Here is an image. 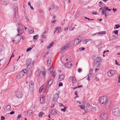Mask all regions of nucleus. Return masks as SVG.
Masks as SVG:
<instances>
[{
    "mask_svg": "<svg viewBox=\"0 0 120 120\" xmlns=\"http://www.w3.org/2000/svg\"><path fill=\"white\" fill-rule=\"evenodd\" d=\"M113 32L115 34H117V36H118V32L117 30H114L113 31Z\"/></svg>",
    "mask_w": 120,
    "mask_h": 120,
    "instance_id": "c9c22d12",
    "label": "nucleus"
},
{
    "mask_svg": "<svg viewBox=\"0 0 120 120\" xmlns=\"http://www.w3.org/2000/svg\"><path fill=\"white\" fill-rule=\"evenodd\" d=\"M18 25L19 26V27L17 29L18 34L16 36L17 37L18 36L20 35L23 32V29L24 27L25 26H24L21 23H18Z\"/></svg>",
    "mask_w": 120,
    "mask_h": 120,
    "instance_id": "7ed1b4c3",
    "label": "nucleus"
},
{
    "mask_svg": "<svg viewBox=\"0 0 120 120\" xmlns=\"http://www.w3.org/2000/svg\"><path fill=\"white\" fill-rule=\"evenodd\" d=\"M92 59L94 61V66L98 67L100 65V63L101 61V58L100 57H98L95 58L94 56H93L92 57Z\"/></svg>",
    "mask_w": 120,
    "mask_h": 120,
    "instance_id": "f03ea898",
    "label": "nucleus"
},
{
    "mask_svg": "<svg viewBox=\"0 0 120 120\" xmlns=\"http://www.w3.org/2000/svg\"><path fill=\"white\" fill-rule=\"evenodd\" d=\"M40 101L41 104H42L44 102V96L42 95L40 98Z\"/></svg>",
    "mask_w": 120,
    "mask_h": 120,
    "instance_id": "2eb2a0df",
    "label": "nucleus"
},
{
    "mask_svg": "<svg viewBox=\"0 0 120 120\" xmlns=\"http://www.w3.org/2000/svg\"><path fill=\"white\" fill-rule=\"evenodd\" d=\"M106 33V32L105 31H101L97 33V34H105Z\"/></svg>",
    "mask_w": 120,
    "mask_h": 120,
    "instance_id": "c85d7f7f",
    "label": "nucleus"
},
{
    "mask_svg": "<svg viewBox=\"0 0 120 120\" xmlns=\"http://www.w3.org/2000/svg\"><path fill=\"white\" fill-rule=\"evenodd\" d=\"M11 108V106L10 105H7L6 107V109L7 110H10Z\"/></svg>",
    "mask_w": 120,
    "mask_h": 120,
    "instance_id": "2f4dec72",
    "label": "nucleus"
},
{
    "mask_svg": "<svg viewBox=\"0 0 120 120\" xmlns=\"http://www.w3.org/2000/svg\"><path fill=\"white\" fill-rule=\"evenodd\" d=\"M56 19H54L53 21H52V23H55L56 22Z\"/></svg>",
    "mask_w": 120,
    "mask_h": 120,
    "instance_id": "338daca9",
    "label": "nucleus"
},
{
    "mask_svg": "<svg viewBox=\"0 0 120 120\" xmlns=\"http://www.w3.org/2000/svg\"><path fill=\"white\" fill-rule=\"evenodd\" d=\"M66 50V49L64 47V46L62 47L60 50V52L61 53L63 52L65 50Z\"/></svg>",
    "mask_w": 120,
    "mask_h": 120,
    "instance_id": "cd10ccee",
    "label": "nucleus"
},
{
    "mask_svg": "<svg viewBox=\"0 0 120 120\" xmlns=\"http://www.w3.org/2000/svg\"><path fill=\"white\" fill-rule=\"evenodd\" d=\"M39 36L38 35H34L33 36V38L35 39H37L38 37Z\"/></svg>",
    "mask_w": 120,
    "mask_h": 120,
    "instance_id": "473e14b6",
    "label": "nucleus"
},
{
    "mask_svg": "<svg viewBox=\"0 0 120 120\" xmlns=\"http://www.w3.org/2000/svg\"><path fill=\"white\" fill-rule=\"evenodd\" d=\"M64 21H62L61 22V24L62 25H63L64 24Z\"/></svg>",
    "mask_w": 120,
    "mask_h": 120,
    "instance_id": "0e129e2a",
    "label": "nucleus"
},
{
    "mask_svg": "<svg viewBox=\"0 0 120 120\" xmlns=\"http://www.w3.org/2000/svg\"><path fill=\"white\" fill-rule=\"evenodd\" d=\"M58 9V7L54 4H52L51 6V11L53 12H55Z\"/></svg>",
    "mask_w": 120,
    "mask_h": 120,
    "instance_id": "6e6552de",
    "label": "nucleus"
},
{
    "mask_svg": "<svg viewBox=\"0 0 120 120\" xmlns=\"http://www.w3.org/2000/svg\"><path fill=\"white\" fill-rule=\"evenodd\" d=\"M24 71V73L25 74V73H27V71H26V70L25 69H23L22 71Z\"/></svg>",
    "mask_w": 120,
    "mask_h": 120,
    "instance_id": "864d4df0",
    "label": "nucleus"
},
{
    "mask_svg": "<svg viewBox=\"0 0 120 120\" xmlns=\"http://www.w3.org/2000/svg\"><path fill=\"white\" fill-rule=\"evenodd\" d=\"M64 46L66 50L70 48V44L69 43H68L65 45Z\"/></svg>",
    "mask_w": 120,
    "mask_h": 120,
    "instance_id": "aec40b11",
    "label": "nucleus"
},
{
    "mask_svg": "<svg viewBox=\"0 0 120 120\" xmlns=\"http://www.w3.org/2000/svg\"><path fill=\"white\" fill-rule=\"evenodd\" d=\"M90 40L89 39H87V40H84L83 41V42L85 44H86V43L89 40Z\"/></svg>",
    "mask_w": 120,
    "mask_h": 120,
    "instance_id": "58836bf2",
    "label": "nucleus"
},
{
    "mask_svg": "<svg viewBox=\"0 0 120 120\" xmlns=\"http://www.w3.org/2000/svg\"><path fill=\"white\" fill-rule=\"evenodd\" d=\"M79 106L80 108L82 109H84L85 108L84 106H83L82 105H79Z\"/></svg>",
    "mask_w": 120,
    "mask_h": 120,
    "instance_id": "37998d69",
    "label": "nucleus"
},
{
    "mask_svg": "<svg viewBox=\"0 0 120 120\" xmlns=\"http://www.w3.org/2000/svg\"><path fill=\"white\" fill-rule=\"evenodd\" d=\"M60 107H61L62 106H64V107L65 106L63 104H62V103H60Z\"/></svg>",
    "mask_w": 120,
    "mask_h": 120,
    "instance_id": "bf43d9fd",
    "label": "nucleus"
},
{
    "mask_svg": "<svg viewBox=\"0 0 120 120\" xmlns=\"http://www.w3.org/2000/svg\"><path fill=\"white\" fill-rule=\"evenodd\" d=\"M31 59H27L26 61V65L27 66L28 65H29L33 63V62H31Z\"/></svg>",
    "mask_w": 120,
    "mask_h": 120,
    "instance_id": "4468645a",
    "label": "nucleus"
},
{
    "mask_svg": "<svg viewBox=\"0 0 120 120\" xmlns=\"http://www.w3.org/2000/svg\"><path fill=\"white\" fill-rule=\"evenodd\" d=\"M54 43V42L52 41L50 44L47 46V48L48 49H50L51 47L53 45V44Z\"/></svg>",
    "mask_w": 120,
    "mask_h": 120,
    "instance_id": "4be33fe9",
    "label": "nucleus"
},
{
    "mask_svg": "<svg viewBox=\"0 0 120 120\" xmlns=\"http://www.w3.org/2000/svg\"><path fill=\"white\" fill-rule=\"evenodd\" d=\"M15 113V112L14 111H12L11 112H10V114L11 115H12L14 114Z\"/></svg>",
    "mask_w": 120,
    "mask_h": 120,
    "instance_id": "4d7b16f0",
    "label": "nucleus"
},
{
    "mask_svg": "<svg viewBox=\"0 0 120 120\" xmlns=\"http://www.w3.org/2000/svg\"><path fill=\"white\" fill-rule=\"evenodd\" d=\"M43 114V113L42 112H41L39 113L38 116L39 117H41L42 116V115Z\"/></svg>",
    "mask_w": 120,
    "mask_h": 120,
    "instance_id": "a19ab883",
    "label": "nucleus"
},
{
    "mask_svg": "<svg viewBox=\"0 0 120 120\" xmlns=\"http://www.w3.org/2000/svg\"><path fill=\"white\" fill-rule=\"evenodd\" d=\"M90 75H88V77L86 78V79L88 80L89 81L90 80Z\"/></svg>",
    "mask_w": 120,
    "mask_h": 120,
    "instance_id": "13d9d810",
    "label": "nucleus"
},
{
    "mask_svg": "<svg viewBox=\"0 0 120 120\" xmlns=\"http://www.w3.org/2000/svg\"><path fill=\"white\" fill-rule=\"evenodd\" d=\"M34 84V83L33 81H31L29 83V85L30 86H33Z\"/></svg>",
    "mask_w": 120,
    "mask_h": 120,
    "instance_id": "72a5a7b5",
    "label": "nucleus"
},
{
    "mask_svg": "<svg viewBox=\"0 0 120 120\" xmlns=\"http://www.w3.org/2000/svg\"><path fill=\"white\" fill-rule=\"evenodd\" d=\"M72 82L73 84H74L75 83V81L76 82L77 81V80L75 77H72Z\"/></svg>",
    "mask_w": 120,
    "mask_h": 120,
    "instance_id": "b1692460",
    "label": "nucleus"
},
{
    "mask_svg": "<svg viewBox=\"0 0 120 120\" xmlns=\"http://www.w3.org/2000/svg\"><path fill=\"white\" fill-rule=\"evenodd\" d=\"M93 70L92 69H90V70L89 74V75H90L91 76V74L92 73Z\"/></svg>",
    "mask_w": 120,
    "mask_h": 120,
    "instance_id": "e433bc0d",
    "label": "nucleus"
},
{
    "mask_svg": "<svg viewBox=\"0 0 120 120\" xmlns=\"http://www.w3.org/2000/svg\"><path fill=\"white\" fill-rule=\"evenodd\" d=\"M57 110L56 109H53L51 113L53 115H55L57 113Z\"/></svg>",
    "mask_w": 120,
    "mask_h": 120,
    "instance_id": "6ab92c4d",
    "label": "nucleus"
},
{
    "mask_svg": "<svg viewBox=\"0 0 120 120\" xmlns=\"http://www.w3.org/2000/svg\"><path fill=\"white\" fill-rule=\"evenodd\" d=\"M5 119V117L3 116H2L1 117V120H4Z\"/></svg>",
    "mask_w": 120,
    "mask_h": 120,
    "instance_id": "3c124183",
    "label": "nucleus"
},
{
    "mask_svg": "<svg viewBox=\"0 0 120 120\" xmlns=\"http://www.w3.org/2000/svg\"><path fill=\"white\" fill-rule=\"evenodd\" d=\"M51 62V60L50 59H48L47 60V63L48 65Z\"/></svg>",
    "mask_w": 120,
    "mask_h": 120,
    "instance_id": "4c0bfd02",
    "label": "nucleus"
},
{
    "mask_svg": "<svg viewBox=\"0 0 120 120\" xmlns=\"http://www.w3.org/2000/svg\"><path fill=\"white\" fill-rule=\"evenodd\" d=\"M49 53L48 52L46 53V54L44 56H43L44 57H48L49 56H47V55L49 54Z\"/></svg>",
    "mask_w": 120,
    "mask_h": 120,
    "instance_id": "ea45409f",
    "label": "nucleus"
},
{
    "mask_svg": "<svg viewBox=\"0 0 120 120\" xmlns=\"http://www.w3.org/2000/svg\"><path fill=\"white\" fill-rule=\"evenodd\" d=\"M115 73V71L113 70H109L108 73V75L109 76H111Z\"/></svg>",
    "mask_w": 120,
    "mask_h": 120,
    "instance_id": "9b49d317",
    "label": "nucleus"
},
{
    "mask_svg": "<svg viewBox=\"0 0 120 120\" xmlns=\"http://www.w3.org/2000/svg\"><path fill=\"white\" fill-rule=\"evenodd\" d=\"M56 74L55 73V72H54L52 74V76H53L54 77H55L56 75Z\"/></svg>",
    "mask_w": 120,
    "mask_h": 120,
    "instance_id": "c03bdc74",
    "label": "nucleus"
},
{
    "mask_svg": "<svg viewBox=\"0 0 120 120\" xmlns=\"http://www.w3.org/2000/svg\"><path fill=\"white\" fill-rule=\"evenodd\" d=\"M45 87V85H43L40 88L39 90V93L41 92L44 89Z\"/></svg>",
    "mask_w": 120,
    "mask_h": 120,
    "instance_id": "a211bd4d",
    "label": "nucleus"
},
{
    "mask_svg": "<svg viewBox=\"0 0 120 120\" xmlns=\"http://www.w3.org/2000/svg\"><path fill=\"white\" fill-rule=\"evenodd\" d=\"M59 97V95L58 94H55L53 98L54 101L56 102H57Z\"/></svg>",
    "mask_w": 120,
    "mask_h": 120,
    "instance_id": "f8f14e48",
    "label": "nucleus"
},
{
    "mask_svg": "<svg viewBox=\"0 0 120 120\" xmlns=\"http://www.w3.org/2000/svg\"><path fill=\"white\" fill-rule=\"evenodd\" d=\"M117 10V9H115L114 8H113L112 9V10L113 11H114V12L115 11H116Z\"/></svg>",
    "mask_w": 120,
    "mask_h": 120,
    "instance_id": "774afa93",
    "label": "nucleus"
},
{
    "mask_svg": "<svg viewBox=\"0 0 120 120\" xmlns=\"http://www.w3.org/2000/svg\"><path fill=\"white\" fill-rule=\"evenodd\" d=\"M53 79H50L48 82V85H51L52 83L53 82Z\"/></svg>",
    "mask_w": 120,
    "mask_h": 120,
    "instance_id": "412c9836",
    "label": "nucleus"
},
{
    "mask_svg": "<svg viewBox=\"0 0 120 120\" xmlns=\"http://www.w3.org/2000/svg\"><path fill=\"white\" fill-rule=\"evenodd\" d=\"M66 107L65 106L64 107V109H61V110L62 111H63L64 112L65 111V110H65V109H66Z\"/></svg>",
    "mask_w": 120,
    "mask_h": 120,
    "instance_id": "49530a36",
    "label": "nucleus"
},
{
    "mask_svg": "<svg viewBox=\"0 0 120 120\" xmlns=\"http://www.w3.org/2000/svg\"><path fill=\"white\" fill-rule=\"evenodd\" d=\"M20 38H21L19 37H18L17 38L15 37L13 38L12 41L14 43H17L19 42Z\"/></svg>",
    "mask_w": 120,
    "mask_h": 120,
    "instance_id": "9d476101",
    "label": "nucleus"
},
{
    "mask_svg": "<svg viewBox=\"0 0 120 120\" xmlns=\"http://www.w3.org/2000/svg\"><path fill=\"white\" fill-rule=\"evenodd\" d=\"M80 37L79 36L75 40L73 43L74 45H77L82 40L80 39Z\"/></svg>",
    "mask_w": 120,
    "mask_h": 120,
    "instance_id": "0eeeda50",
    "label": "nucleus"
},
{
    "mask_svg": "<svg viewBox=\"0 0 120 120\" xmlns=\"http://www.w3.org/2000/svg\"><path fill=\"white\" fill-rule=\"evenodd\" d=\"M23 93L22 91H18L15 93V95L19 98H22L23 96Z\"/></svg>",
    "mask_w": 120,
    "mask_h": 120,
    "instance_id": "423d86ee",
    "label": "nucleus"
},
{
    "mask_svg": "<svg viewBox=\"0 0 120 120\" xmlns=\"http://www.w3.org/2000/svg\"><path fill=\"white\" fill-rule=\"evenodd\" d=\"M64 76L63 75H61L59 76V79H61L60 80H62L63 79H64Z\"/></svg>",
    "mask_w": 120,
    "mask_h": 120,
    "instance_id": "bb28decb",
    "label": "nucleus"
},
{
    "mask_svg": "<svg viewBox=\"0 0 120 120\" xmlns=\"http://www.w3.org/2000/svg\"><path fill=\"white\" fill-rule=\"evenodd\" d=\"M13 8L15 9V15H14L13 20L14 21L16 22L18 21V19L19 16L18 13V5L16 3H14L13 5Z\"/></svg>",
    "mask_w": 120,
    "mask_h": 120,
    "instance_id": "f257e3e1",
    "label": "nucleus"
},
{
    "mask_svg": "<svg viewBox=\"0 0 120 120\" xmlns=\"http://www.w3.org/2000/svg\"><path fill=\"white\" fill-rule=\"evenodd\" d=\"M47 32V31H44L42 33V34H45Z\"/></svg>",
    "mask_w": 120,
    "mask_h": 120,
    "instance_id": "e2e57ef3",
    "label": "nucleus"
},
{
    "mask_svg": "<svg viewBox=\"0 0 120 120\" xmlns=\"http://www.w3.org/2000/svg\"><path fill=\"white\" fill-rule=\"evenodd\" d=\"M53 69L51 67L50 68L48 71V73L49 74H50L53 71Z\"/></svg>",
    "mask_w": 120,
    "mask_h": 120,
    "instance_id": "a878e982",
    "label": "nucleus"
},
{
    "mask_svg": "<svg viewBox=\"0 0 120 120\" xmlns=\"http://www.w3.org/2000/svg\"><path fill=\"white\" fill-rule=\"evenodd\" d=\"M84 49L85 48L84 47L80 48H79V50L80 51L84 50Z\"/></svg>",
    "mask_w": 120,
    "mask_h": 120,
    "instance_id": "8fccbe9b",
    "label": "nucleus"
},
{
    "mask_svg": "<svg viewBox=\"0 0 120 120\" xmlns=\"http://www.w3.org/2000/svg\"><path fill=\"white\" fill-rule=\"evenodd\" d=\"M42 68L43 69V70H44V71H42V74H43V75H45V68H44V67H42Z\"/></svg>",
    "mask_w": 120,
    "mask_h": 120,
    "instance_id": "f704fd0d",
    "label": "nucleus"
},
{
    "mask_svg": "<svg viewBox=\"0 0 120 120\" xmlns=\"http://www.w3.org/2000/svg\"><path fill=\"white\" fill-rule=\"evenodd\" d=\"M82 71V70L80 68L78 70V71L79 73H80Z\"/></svg>",
    "mask_w": 120,
    "mask_h": 120,
    "instance_id": "052dcab7",
    "label": "nucleus"
},
{
    "mask_svg": "<svg viewBox=\"0 0 120 120\" xmlns=\"http://www.w3.org/2000/svg\"><path fill=\"white\" fill-rule=\"evenodd\" d=\"M33 111L32 110H29L27 112V114L28 115H31L33 114Z\"/></svg>",
    "mask_w": 120,
    "mask_h": 120,
    "instance_id": "393cba45",
    "label": "nucleus"
},
{
    "mask_svg": "<svg viewBox=\"0 0 120 120\" xmlns=\"http://www.w3.org/2000/svg\"><path fill=\"white\" fill-rule=\"evenodd\" d=\"M45 34H42L41 35V38L43 39H45L46 38V36L44 35Z\"/></svg>",
    "mask_w": 120,
    "mask_h": 120,
    "instance_id": "7c9ffc66",
    "label": "nucleus"
},
{
    "mask_svg": "<svg viewBox=\"0 0 120 120\" xmlns=\"http://www.w3.org/2000/svg\"><path fill=\"white\" fill-rule=\"evenodd\" d=\"M69 64L70 65V66H69V67H70L71 66H72V64H71L70 62H67L66 64V65H68V64Z\"/></svg>",
    "mask_w": 120,
    "mask_h": 120,
    "instance_id": "79ce46f5",
    "label": "nucleus"
},
{
    "mask_svg": "<svg viewBox=\"0 0 120 120\" xmlns=\"http://www.w3.org/2000/svg\"><path fill=\"white\" fill-rule=\"evenodd\" d=\"M24 71H22L19 73L16 76L17 78L18 79H19L22 78L23 76L25 75Z\"/></svg>",
    "mask_w": 120,
    "mask_h": 120,
    "instance_id": "1a4fd4ad",
    "label": "nucleus"
},
{
    "mask_svg": "<svg viewBox=\"0 0 120 120\" xmlns=\"http://www.w3.org/2000/svg\"><path fill=\"white\" fill-rule=\"evenodd\" d=\"M115 62L116 64L117 65H119L117 63V61L116 60H115Z\"/></svg>",
    "mask_w": 120,
    "mask_h": 120,
    "instance_id": "69168bd1",
    "label": "nucleus"
},
{
    "mask_svg": "<svg viewBox=\"0 0 120 120\" xmlns=\"http://www.w3.org/2000/svg\"><path fill=\"white\" fill-rule=\"evenodd\" d=\"M55 31L54 34H55L56 32L57 31V32H60L61 31V28L60 27H58L55 28Z\"/></svg>",
    "mask_w": 120,
    "mask_h": 120,
    "instance_id": "dca6fc26",
    "label": "nucleus"
},
{
    "mask_svg": "<svg viewBox=\"0 0 120 120\" xmlns=\"http://www.w3.org/2000/svg\"><path fill=\"white\" fill-rule=\"evenodd\" d=\"M113 114L116 116H118L120 115V112L119 108H117L114 109L112 111Z\"/></svg>",
    "mask_w": 120,
    "mask_h": 120,
    "instance_id": "39448f33",
    "label": "nucleus"
},
{
    "mask_svg": "<svg viewBox=\"0 0 120 120\" xmlns=\"http://www.w3.org/2000/svg\"><path fill=\"white\" fill-rule=\"evenodd\" d=\"M29 32L30 34L33 33L34 32V30L32 28L29 29Z\"/></svg>",
    "mask_w": 120,
    "mask_h": 120,
    "instance_id": "c756f323",
    "label": "nucleus"
},
{
    "mask_svg": "<svg viewBox=\"0 0 120 120\" xmlns=\"http://www.w3.org/2000/svg\"><path fill=\"white\" fill-rule=\"evenodd\" d=\"M65 58V57H64V56H62V57H61V60H63V61H64V58Z\"/></svg>",
    "mask_w": 120,
    "mask_h": 120,
    "instance_id": "680f3d73",
    "label": "nucleus"
},
{
    "mask_svg": "<svg viewBox=\"0 0 120 120\" xmlns=\"http://www.w3.org/2000/svg\"><path fill=\"white\" fill-rule=\"evenodd\" d=\"M32 49V48L30 47H29L26 50L27 52H28L30 51Z\"/></svg>",
    "mask_w": 120,
    "mask_h": 120,
    "instance_id": "a18cd8bd",
    "label": "nucleus"
},
{
    "mask_svg": "<svg viewBox=\"0 0 120 120\" xmlns=\"http://www.w3.org/2000/svg\"><path fill=\"white\" fill-rule=\"evenodd\" d=\"M18 68V67L17 66H15L14 68V70L15 71H16Z\"/></svg>",
    "mask_w": 120,
    "mask_h": 120,
    "instance_id": "5fc2aeb1",
    "label": "nucleus"
},
{
    "mask_svg": "<svg viewBox=\"0 0 120 120\" xmlns=\"http://www.w3.org/2000/svg\"><path fill=\"white\" fill-rule=\"evenodd\" d=\"M14 55L13 54V53L12 54V55H11V56L10 57V59L9 61H10L11 59L12 58V57H14Z\"/></svg>",
    "mask_w": 120,
    "mask_h": 120,
    "instance_id": "6e6d98bb",
    "label": "nucleus"
},
{
    "mask_svg": "<svg viewBox=\"0 0 120 120\" xmlns=\"http://www.w3.org/2000/svg\"><path fill=\"white\" fill-rule=\"evenodd\" d=\"M33 63H32L29 65H27V68L28 69H31L33 66Z\"/></svg>",
    "mask_w": 120,
    "mask_h": 120,
    "instance_id": "f3484780",
    "label": "nucleus"
},
{
    "mask_svg": "<svg viewBox=\"0 0 120 120\" xmlns=\"http://www.w3.org/2000/svg\"><path fill=\"white\" fill-rule=\"evenodd\" d=\"M8 4V2L6 0H4L1 1V4L2 5H6Z\"/></svg>",
    "mask_w": 120,
    "mask_h": 120,
    "instance_id": "5701e85b",
    "label": "nucleus"
},
{
    "mask_svg": "<svg viewBox=\"0 0 120 120\" xmlns=\"http://www.w3.org/2000/svg\"><path fill=\"white\" fill-rule=\"evenodd\" d=\"M120 26L119 24H117L116 26V28L118 29L119 28Z\"/></svg>",
    "mask_w": 120,
    "mask_h": 120,
    "instance_id": "de8ad7c7",
    "label": "nucleus"
},
{
    "mask_svg": "<svg viewBox=\"0 0 120 120\" xmlns=\"http://www.w3.org/2000/svg\"><path fill=\"white\" fill-rule=\"evenodd\" d=\"M21 114H19L17 116V118L18 119H19L21 117Z\"/></svg>",
    "mask_w": 120,
    "mask_h": 120,
    "instance_id": "09e8293b",
    "label": "nucleus"
},
{
    "mask_svg": "<svg viewBox=\"0 0 120 120\" xmlns=\"http://www.w3.org/2000/svg\"><path fill=\"white\" fill-rule=\"evenodd\" d=\"M63 83L62 82H60L59 84V86H63Z\"/></svg>",
    "mask_w": 120,
    "mask_h": 120,
    "instance_id": "603ef678",
    "label": "nucleus"
},
{
    "mask_svg": "<svg viewBox=\"0 0 120 120\" xmlns=\"http://www.w3.org/2000/svg\"><path fill=\"white\" fill-rule=\"evenodd\" d=\"M41 71L40 69L38 68L35 72L36 75L37 76H39L40 75Z\"/></svg>",
    "mask_w": 120,
    "mask_h": 120,
    "instance_id": "ddd939ff",
    "label": "nucleus"
},
{
    "mask_svg": "<svg viewBox=\"0 0 120 120\" xmlns=\"http://www.w3.org/2000/svg\"><path fill=\"white\" fill-rule=\"evenodd\" d=\"M108 100L107 97L106 96L101 97L99 99V102L101 104H105Z\"/></svg>",
    "mask_w": 120,
    "mask_h": 120,
    "instance_id": "20e7f679",
    "label": "nucleus"
}]
</instances>
